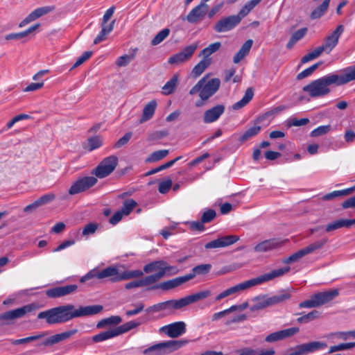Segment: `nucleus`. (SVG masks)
<instances>
[{"label": "nucleus", "instance_id": "obj_4", "mask_svg": "<svg viewBox=\"0 0 355 355\" xmlns=\"http://www.w3.org/2000/svg\"><path fill=\"white\" fill-rule=\"evenodd\" d=\"M290 270L289 267H285L273 270L270 272L263 274L255 278L248 279L247 281L241 282L236 284L230 288H227L226 293L227 296L236 295L241 291L249 289L254 286L261 284L263 283L269 282L274 279L275 278L283 276Z\"/></svg>", "mask_w": 355, "mask_h": 355}, {"label": "nucleus", "instance_id": "obj_11", "mask_svg": "<svg viewBox=\"0 0 355 355\" xmlns=\"http://www.w3.org/2000/svg\"><path fill=\"white\" fill-rule=\"evenodd\" d=\"M97 182V178L94 176H85L78 178L69 189L70 195H76L87 191Z\"/></svg>", "mask_w": 355, "mask_h": 355}, {"label": "nucleus", "instance_id": "obj_34", "mask_svg": "<svg viewBox=\"0 0 355 355\" xmlns=\"http://www.w3.org/2000/svg\"><path fill=\"white\" fill-rule=\"evenodd\" d=\"M116 336H117L116 331L114 329H112L94 335L92 339L94 343H100Z\"/></svg>", "mask_w": 355, "mask_h": 355}, {"label": "nucleus", "instance_id": "obj_21", "mask_svg": "<svg viewBox=\"0 0 355 355\" xmlns=\"http://www.w3.org/2000/svg\"><path fill=\"white\" fill-rule=\"evenodd\" d=\"M225 107L223 104H218L208 109L204 112L203 121L205 123H211L216 121L225 112Z\"/></svg>", "mask_w": 355, "mask_h": 355}, {"label": "nucleus", "instance_id": "obj_51", "mask_svg": "<svg viewBox=\"0 0 355 355\" xmlns=\"http://www.w3.org/2000/svg\"><path fill=\"white\" fill-rule=\"evenodd\" d=\"M136 206L137 202L132 199H129L124 201L123 207L120 211L124 216H128Z\"/></svg>", "mask_w": 355, "mask_h": 355}, {"label": "nucleus", "instance_id": "obj_9", "mask_svg": "<svg viewBox=\"0 0 355 355\" xmlns=\"http://www.w3.org/2000/svg\"><path fill=\"white\" fill-rule=\"evenodd\" d=\"M118 164V157L115 155H110L104 158L92 173L98 178H104L111 174Z\"/></svg>", "mask_w": 355, "mask_h": 355}, {"label": "nucleus", "instance_id": "obj_23", "mask_svg": "<svg viewBox=\"0 0 355 355\" xmlns=\"http://www.w3.org/2000/svg\"><path fill=\"white\" fill-rule=\"evenodd\" d=\"M208 6L203 2L193 8L186 17L187 20L190 23H196L202 18L206 12Z\"/></svg>", "mask_w": 355, "mask_h": 355}, {"label": "nucleus", "instance_id": "obj_37", "mask_svg": "<svg viewBox=\"0 0 355 355\" xmlns=\"http://www.w3.org/2000/svg\"><path fill=\"white\" fill-rule=\"evenodd\" d=\"M261 130V127L260 125H254L252 127H250L245 132L239 137V141L244 142L250 138L257 135L260 130Z\"/></svg>", "mask_w": 355, "mask_h": 355}, {"label": "nucleus", "instance_id": "obj_40", "mask_svg": "<svg viewBox=\"0 0 355 355\" xmlns=\"http://www.w3.org/2000/svg\"><path fill=\"white\" fill-rule=\"evenodd\" d=\"M350 336L355 338L354 330L349 331H337V332H334V333H331V334L327 335L325 337L328 339L336 338L338 339L346 340Z\"/></svg>", "mask_w": 355, "mask_h": 355}, {"label": "nucleus", "instance_id": "obj_5", "mask_svg": "<svg viewBox=\"0 0 355 355\" xmlns=\"http://www.w3.org/2000/svg\"><path fill=\"white\" fill-rule=\"evenodd\" d=\"M209 74L202 78L189 91L190 95L198 93L202 100L207 101L218 89L220 85L219 78H214L208 80Z\"/></svg>", "mask_w": 355, "mask_h": 355}, {"label": "nucleus", "instance_id": "obj_59", "mask_svg": "<svg viewBox=\"0 0 355 355\" xmlns=\"http://www.w3.org/2000/svg\"><path fill=\"white\" fill-rule=\"evenodd\" d=\"M132 132H126L121 138H120L114 145V148H119L125 145L131 139Z\"/></svg>", "mask_w": 355, "mask_h": 355}, {"label": "nucleus", "instance_id": "obj_14", "mask_svg": "<svg viewBox=\"0 0 355 355\" xmlns=\"http://www.w3.org/2000/svg\"><path fill=\"white\" fill-rule=\"evenodd\" d=\"M344 31L343 25H338L336 28L328 36L324 38V43L320 48H323V51L329 53L338 44V40Z\"/></svg>", "mask_w": 355, "mask_h": 355}, {"label": "nucleus", "instance_id": "obj_1", "mask_svg": "<svg viewBox=\"0 0 355 355\" xmlns=\"http://www.w3.org/2000/svg\"><path fill=\"white\" fill-rule=\"evenodd\" d=\"M103 309L101 305L80 306L76 309L73 304H68L42 311L37 318L44 319L49 325L62 324L76 318L96 315Z\"/></svg>", "mask_w": 355, "mask_h": 355}, {"label": "nucleus", "instance_id": "obj_39", "mask_svg": "<svg viewBox=\"0 0 355 355\" xmlns=\"http://www.w3.org/2000/svg\"><path fill=\"white\" fill-rule=\"evenodd\" d=\"M46 335H48V332H42V333H40V334H38L37 335L28 336V337H26V338H20V339H16V340H11V343L12 345H21V344H25V343H29V342H32V341H35V340H39V339L43 338L44 336H45Z\"/></svg>", "mask_w": 355, "mask_h": 355}, {"label": "nucleus", "instance_id": "obj_61", "mask_svg": "<svg viewBox=\"0 0 355 355\" xmlns=\"http://www.w3.org/2000/svg\"><path fill=\"white\" fill-rule=\"evenodd\" d=\"M299 307L302 308V309H303V308L310 309V308L318 307L315 300L314 299L313 295H312L311 296L310 299L300 302L299 304Z\"/></svg>", "mask_w": 355, "mask_h": 355}, {"label": "nucleus", "instance_id": "obj_43", "mask_svg": "<svg viewBox=\"0 0 355 355\" xmlns=\"http://www.w3.org/2000/svg\"><path fill=\"white\" fill-rule=\"evenodd\" d=\"M168 150H159L152 153L146 159V162H155L159 161L168 155Z\"/></svg>", "mask_w": 355, "mask_h": 355}, {"label": "nucleus", "instance_id": "obj_35", "mask_svg": "<svg viewBox=\"0 0 355 355\" xmlns=\"http://www.w3.org/2000/svg\"><path fill=\"white\" fill-rule=\"evenodd\" d=\"M331 0H324L322 4L315 8L311 13V18L313 19L321 17L327 10Z\"/></svg>", "mask_w": 355, "mask_h": 355}, {"label": "nucleus", "instance_id": "obj_45", "mask_svg": "<svg viewBox=\"0 0 355 355\" xmlns=\"http://www.w3.org/2000/svg\"><path fill=\"white\" fill-rule=\"evenodd\" d=\"M327 242V239H322L319 241H316L306 247L304 248L307 254L313 252L314 251L321 249Z\"/></svg>", "mask_w": 355, "mask_h": 355}, {"label": "nucleus", "instance_id": "obj_52", "mask_svg": "<svg viewBox=\"0 0 355 355\" xmlns=\"http://www.w3.org/2000/svg\"><path fill=\"white\" fill-rule=\"evenodd\" d=\"M322 62H317L307 69L303 70L302 72L297 74V78L298 80H302L304 78L309 76L315 70L318 69V67L322 64Z\"/></svg>", "mask_w": 355, "mask_h": 355}, {"label": "nucleus", "instance_id": "obj_29", "mask_svg": "<svg viewBox=\"0 0 355 355\" xmlns=\"http://www.w3.org/2000/svg\"><path fill=\"white\" fill-rule=\"evenodd\" d=\"M307 31H308L307 28L304 27V28H302L296 31L295 32H294L292 34L288 42L286 44L287 49H291L293 47V46L295 44L296 42H297L299 40H302L305 36Z\"/></svg>", "mask_w": 355, "mask_h": 355}, {"label": "nucleus", "instance_id": "obj_62", "mask_svg": "<svg viewBox=\"0 0 355 355\" xmlns=\"http://www.w3.org/2000/svg\"><path fill=\"white\" fill-rule=\"evenodd\" d=\"M309 122V119L307 118H303L300 119L293 118L289 119L288 121L289 126H302L306 125Z\"/></svg>", "mask_w": 355, "mask_h": 355}, {"label": "nucleus", "instance_id": "obj_2", "mask_svg": "<svg viewBox=\"0 0 355 355\" xmlns=\"http://www.w3.org/2000/svg\"><path fill=\"white\" fill-rule=\"evenodd\" d=\"M355 80V67H348L339 73H332L315 80L303 87V91L309 94L311 98L321 97L327 95L331 90L329 86H337L347 84Z\"/></svg>", "mask_w": 355, "mask_h": 355}, {"label": "nucleus", "instance_id": "obj_31", "mask_svg": "<svg viewBox=\"0 0 355 355\" xmlns=\"http://www.w3.org/2000/svg\"><path fill=\"white\" fill-rule=\"evenodd\" d=\"M211 268V266L210 264H201L196 266L193 268L192 272L186 275L185 277H189V280H191L196 275L207 274L209 272Z\"/></svg>", "mask_w": 355, "mask_h": 355}, {"label": "nucleus", "instance_id": "obj_3", "mask_svg": "<svg viewBox=\"0 0 355 355\" xmlns=\"http://www.w3.org/2000/svg\"><path fill=\"white\" fill-rule=\"evenodd\" d=\"M143 275L144 272L141 270L121 271L118 266H110L101 270L98 269L91 270L80 278V282L83 283L92 278H97L99 279L109 278V280L111 282L114 283L138 278L143 276Z\"/></svg>", "mask_w": 355, "mask_h": 355}, {"label": "nucleus", "instance_id": "obj_32", "mask_svg": "<svg viewBox=\"0 0 355 355\" xmlns=\"http://www.w3.org/2000/svg\"><path fill=\"white\" fill-rule=\"evenodd\" d=\"M178 76L177 74H175L162 87V93L164 95H169V94H172L175 91V89L178 85Z\"/></svg>", "mask_w": 355, "mask_h": 355}, {"label": "nucleus", "instance_id": "obj_13", "mask_svg": "<svg viewBox=\"0 0 355 355\" xmlns=\"http://www.w3.org/2000/svg\"><path fill=\"white\" fill-rule=\"evenodd\" d=\"M240 24V18L235 15H230L221 18L214 26L216 33L227 32L234 28Z\"/></svg>", "mask_w": 355, "mask_h": 355}, {"label": "nucleus", "instance_id": "obj_64", "mask_svg": "<svg viewBox=\"0 0 355 355\" xmlns=\"http://www.w3.org/2000/svg\"><path fill=\"white\" fill-rule=\"evenodd\" d=\"M189 227L193 231L202 232L205 230L204 223L202 221H191L189 223Z\"/></svg>", "mask_w": 355, "mask_h": 355}, {"label": "nucleus", "instance_id": "obj_38", "mask_svg": "<svg viewBox=\"0 0 355 355\" xmlns=\"http://www.w3.org/2000/svg\"><path fill=\"white\" fill-rule=\"evenodd\" d=\"M121 321H122V319L120 316L112 315L109 318H104V319H102L101 320H100L97 323L96 327L100 329V328H103L105 326L108 325V324L117 325V324H120L121 322Z\"/></svg>", "mask_w": 355, "mask_h": 355}, {"label": "nucleus", "instance_id": "obj_41", "mask_svg": "<svg viewBox=\"0 0 355 355\" xmlns=\"http://www.w3.org/2000/svg\"><path fill=\"white\" fill-rule=\"evenodd\" d=\"M323 51V48H320V46L317 47L313 51L309 52L303 56L301 59V63L305 64L311 60H313L317 58H318Z\"/></svg>", "mask_w": 355, "mask_h": 355}, {"label": "nucleus", "instance_id": "obj_33", "mask_svg": "<svg viewBox=\"0 0 355 355\" xmlns=\"http://www.w3.org/2000/svg\"><path fill=\"white\" fill-rule=\"evenodd\" d=\"M221 46L220 42H216L210 44L207 47L205 48L201 51L199 54L200 57H202L203 59H211L209 56L214 53L216 52Z\"/></svg>", "mask_w": 355, "mask_h": 355}, {"label": "nucleus", "instance_id": "obj_55", "mask_svg": "<svg viewBox=\"0 0 355 355\" xmlns=\"http://www.w3.org/2000/svg\"><path fill=\"white\" fill-rule=\"evenodd\" d=\"M135 58V55H123L120 56L116 61V64L119 67L127 66Z\"/></svg>", "mask_w": 355, "mask_h": 355}, {"label": "nucleus", "instance_id": "obj_24", "mask_svg": "<svg viewBox=\"0 0 355 355\" xmlns=\"http://www.w3.org/2000/svg\"><path fill=\"white\" fill-rule=\"evenodd\" d=\"M188 281H189V277H186L185 275H184L164 282L152 287L150 289L161 288L164 291H168L179 286Z\"/></svg>", "mask_w": 355, "mask_h": 355}, {"label": "nucleus", "instance_id": "obj_56", "mask_svg": "<svg viewBox=\"0 0 355 355\" xmlns=\"http://www.w3.org/2000/svg\"><path fill=\"white\" fill-rule=\"evenodd\" d=\"M98 225L95 223H90L86 225L83 229L82 234L84 236H88L94 234L98 230Z\"/></svg>", "mask_w": 355, "mask_h": 355}, {"label": "nucleus", "instance_id": "obj_15", "mask_svg": "<svg viewBox=\"0 0 355 355\" xmlns=\"http://www.w3.org/2000/svg\"><path fill=\"white\" fill-rule=\"evenodd\" d=\"M173 271L174 273L176 272V268L170 266L166 262L164 261H154L144 267V272L146 273H150L153 272H163V277L167 272Z\"/></svg>", "mask_w": 355, "mask_h": 355}, {"label": "nucleus", "instance_id": "obj_63", "mask_svg": "<svg viewBox=\"0 0 355 355\" xmlns=\"http://www.w3.org/2000/svg\"><path fill=\"white\" fill-rule=\"evenodd\" d=\"M144 308V304L141 302H139V303L135 304L134 309L127 311L125 312V315L128 317H131V316L137 315L138 313H139L141 311H143Z\"/></svg>", "mask_w": 355, "mask_h": 355}, {"label": "nucleus", "instance_id": "obj_36", "mask_svg": "<svg viewBox=\"0 0 355 355\" xmlns=\"http://www.w3.org/2000/svg\"><path fill=\"white\" fill-rule=\"evenodd\" d=\"M211 59H202L193 69L192 73L195 76H200L211 64Z\"/></svg>", "mask_w": 355, "mask_h": 355}, {"label": "nucleus", "instance_id": "obj_20", "mask_svg": "<svg viewBox=\"0 0 355 355\" xmlns=\"http://www.w3.org/2000/svg\"><path fill=\"white\" fill-rule=\"evenodd\" d=\"M78 286L76 284L58 286L46 291V295L49 297L56 298L71 294L76 291Z\"/></svg>", "mask_w": 355, "mask_h": 355}, {"label": "nucleus", "instance_id": "obj_25", "mask_svg": "<svg viewBox=\"0 0 355 355\" xmlns=\"http://www.w3.org/2000/svg\"><path fill=\"white\" fill-rule=\"evenodd\" d=\"M211 295L210 290L206 289L200 291L198 293L187 295L184 297L181 298L182 306H186L191 304L197 302L199 300H204Z\"/></svg>", "mask_w": 355, "mask_h": 355}, {"label": "nucleus", "instance_id": "obj_48", "mask_svg": "<svg viewBox=\"0 0 355 355\" xmlns=\"http://www.w3.org/2000/svg\"><path fill=\"white\" fill-rule=\"evenodd\" d=\"M169 33L170 31L168 28L162 30L152 40L151 44L153 46L159 44L168 36Z\"/></svg>", "mask_w": 355, "mask_h": 355}, {"label": "nucleus", "instance_id": "obj_27", "mask_svg": "<svg viewBox=\"0 0 355 355\" xmlns=\"http://www.w3.org/2000/svg\"><path fill=\"white\" fill-rule=\"evenodd\" d=\"M156 107L157 102L155 100H152L148 102L143 109V113L139 120V123H143L150 120L153 116Z\"/></svg>", "mask_w": 355, "mask_h": 355}, {"label": "nucleus", "instance_id": "obj_10", "mask_svg": "<svg viewBox=\"0 0 355 355\" xmlns=\"http://www.w3.org/2000/svg\"><path fill=\"white\" fill-rule=\"evenodd\" d=\"M198 47L197 42L193 43L190 45L185 46L180 52L171 55L168 62L170 64L179 65L183 64L191 59L195 51Z\"/></svg>", "mask_w": 355, "mask_h": 355}, {"label": "nucleus", "instance_id": "obj_46", "mask_svg": "<svg viewBox=\"0 0 355 355\" xmlns=\"http://www.w3.org/2000/svg\"><path fill=\"white\" fill-rule=\"evenodd\" d=\"M342 227L347 228L345 219H339L327 224L325 227V230L329 232Z\"/></svg>", "mask_w": 355, "mask_h": 355}, {"label": "nucleus", "instance_id": "obj_26", "mask_svg": "<svg viewBox=\"0 0 355 355\" xmlns=\"http://www.w3.org/2000/svg\"><path fill=\"white\" fill-rule=\"evenodd\" d=\"M280 245V242L276 239H269L263 241L257 244L254 250L257 252H266L273 249L278 248Z\"/></svg>", "mask_w": 355, "mask_h": 355}, {"label": "nucleus", "instance_id": "obj_49", "mask_svg": "<svg viewBox=\"0 0 355 355\" xmlns=\"http://www.w3.org/2000/svg\"><path fill=\"white\" fill-rule=\"evenodd\" d=\"M305 255H307V253L304 248L298 250L297 252L293 253V254L289 256L286 259H284V262L285 263H293V262L297 261L299 259H300Z\"/></svg>", "mask_w": 355, "mask_h": 355}, {"label": "nucleus", "instance_id": "obj_50", "mask_svg": "<svg viewBox=\"0 0 355 355\" xmlns=\"http://www.w3.org/2000/svg\"><path fill=\"white\" fill-rule=\"evenodd\" d=\"M308 354L319 350L320 349H324L327 347V344L320 341H313L309 343H305Z\"/></svg>", "mask_w": 355, "mask_h": 355}, {"label": "nucleus", "instance_id": "obj_8", "mask_svg": "<svg viewBox=\"0 0 355 355\" xmlns=\"http://www.w3.org/2000/svg\"><path fill=\"white\" fill-rule=\"evenodd\" d=\"M35 309L34 304H29L16 309L10 310L0 314L1 325L10 324L13 320L23 318Z\"/></svg>", "mask_w": 355, "mask_h": 355}, {"label": "nucleus", "instance_id": "obj_47", "mask_svg": "<svg viewBox=\"0 0 355 355\" xmlns=\"http://www.w3.org/2000/svg\"><path fill=\"white\" fill-rule=\"evenodd\" d=\"M88 147L90 151L100 148L103 145V139L100 136H94L87 139Z\"/></svg>", "mask_w": 355, "mask_h": 355}, {"label": "nucleus", "instance_id": "obj_28", "mask_svg": "<svg viewBox=\"0 0 355 355\" xmlns=\"http://www.w3.org/2000/svg\"><path fill=\"white\" fill-rule=\"evenodd\" d=\"M141 323L137 320L128 321L114 328L117 336L139 327Z\"/></svg>", "mask_w": 355, "mask_h": 355}, {"label": "nucleus", "instance_id": "obj_54", "mask_svg": "<svg viewBox=\"0 0 355 355\" xmlns=\"http://www.w3.org/2000/svg\"><path fill=\"white\" fill-rule=\"evenodd\" d=\"M355 347L354 343H340L337 345L331 346L329 349V353H333L337 351L347 350Z\"/></svg>", "mask_w": 355, "mask_h": 355}, {"label": "nucleus", "instance_id": "obj_16", "mask_svg": "<svg viewBox=\"0 0 355 355\" xmlns=\"http://www.w3.org/2000/svg\"><path fill=\"white\" fill-rule=\"evenodd\" d=\"M160 332L166 334L170 338H178L186 332V324L184 322H175L160 328Z\"/></svg>", "mask_w": 355, "mask_h": 355}, {"label": "nucleus", "instance_id": "obj_19", "mask_svg": "<svg viewBox=\"0 0 355 355\" xmlns=\"http://www.w3.org/2000/svg\"><path fill=\"white\" fill-rule=\"evenodd\" d=\"M338 295L339 290L338 288L331 289L313 294V297L318 307L331 302Z\"/></svg>", "mask_w": 355, "mask_h": 355}, {"label": "nucleus", "instance_id": "obj_6", "mask_svg": "<svg viewBox=\"0 0 355 355\" xmlns=\"http://www.w3.org/2000/svg\"><path fill=\"white\" fill-rule=\"evenodd\" d=\"M290 297L291 295L286 291H283L280 293L271 297L266 295L255 297L252 300L253 304L250 306V310L252 311L261 310L266 307L282 303L290 299Z\"/></svg>", "mask_w": 355, "mask_h": 355}, {"label": "nucleus", "instance_id": "obj_58", "mask_svg": "<svg viewBox=\"0 0 355 355\" xmlns=\"http://www.w3.org/2000/svg\"><path fill=\"white\" fill-rule=\"evenodd\" d=\"M172 187V180L171 179H167L164 181H162L159 183L158 191L161 193H167Z\"/></svg>", "mask_w": 355, "mask_h": 355}, {"label": "nucleus", "instance_id": "obj_44", "mask_svg": "<svg viewBox=\"0 0 355 355\" xmlns=\"http://www.w3.org/2000/svg\"><path fill=\"white\" fill-rule=\"evenodd\" d=\"M162 277L163 272H156L155 274L148 275L143 279H140L141 286L154 284Z\"/></svg>", "mask_w": 355, "mask_h": 355}, {"label": "nucleus", "instance_id": "obj_53", "mask_svg": "<svg viewBox=\"0 0 355 355\" xmlns=\"http://www.w3.org/2000/svg\"><path fill=\"white\" fill-rule=\"evenodd\" d=\"M331 130V125H320L311 132V136L313 137H320L327 134Z\"/></svg>", "mask_w": 355, "mask_h": 355}, {"label": "nucleus", "instance_id": "obj_7", "mask_svg": "<svg viewBox=\"0 0 355 355\" xmlns=\"http://www.w3.org/2000/svg\"><path fill=\"white\" fill-rule=\"evenodd\" d=\"M187 340H168L150 346L143 351L145 355H164L173 352L187 344Z\"/></svg>", "mask_w": 355, "mask_h": 355}, {"label": "nucleus", "instance_id": "obj_57", "mask_svg": "<svg viewBox=\"0 0 355 355\" xmlns=\"http://www.w3.org/2000/svg\"><path fill=\"white\" fill-rule=\"evenodd\" d=\"M216 213L214 209H207L203 212L202 217H201V220L204 223H209L212 220L214 219V218L216 217Z\"/></svg>", "mask_w": 355, "mask_h": 355}, {"label": "nucleus", "instance_id": "obj_60", "mask_svg": "<svg viewBox=\"0 0 355 355\" xmlns=\"http://www.w3.org/2000/svg\"><path fill=\"white\" fill-rule=\"evenodd\" d=\"M92 54V51H85V52H84L82 54V55H80V57H78L77 58L76 61L73 64V65L71 67V69L76 68V67L80 66V64H82L83 63H84L87 59H89L90 58Z\"/></svg>", "mask_w": 355, "mask_h": 355}, {"label": "nucleus", "instance_id": "obj_18", "mask_svg": "<svg viewBox=\"0 0 355 355\" xmlns=\"http://www.w3.org/2000/svg\"><path fill=\"white\" fill-rule=\"evenodd\" d=\"M300 329L295 327L288 328L286 329H282L268 335L266 337L265 340L268 343L277 342L279 340L286 339L287 338H290L296 334L297 333H298Z\"/></svg>", "mask_w": 355, "mask_h": 355}, {"label": "nucleus", "instance_id": "obj_22", "mask_svg": "<svg viewBox=\"0 0 355 355\" xmlns=\"http://www.w3.org/2000/svg\"><path fill=\"white\" fill-rule=\"evenodd\" d=\"M78 332V329H74L69 331H64L60 334L53 335L46 338L42 343V345L44 346H51L62 341L69 339L71 336L76 334Z\"/></svg>", "mask_w": 355, "mask_h": 355}, {"label": "nucleus", "instance_id": "obj_42", "mask_svg": "<svg viewBox=\"0 0 355 355\" xmlns=\"http://www.w3.org/2000/svg\"><path fill=\"white\" fill-rule=\"evenodd\" d=\"M320 316V313L317 310H313L310 313L299 317L297 319L298 323H308L311 322Z\"/></svg>", "mask_w": 355, "mask_h": 355}, {"label": "nucleus", "instance_id": "obj_30", "mask_svg": "<svg viewBox=\"0 0 355 355\" xmlns=\"http://www.w3.org/2000/svg\"><path fill=\"white\" fill-rule=\"evenodd\" d=\"M254 92L252 88H248L243 98L232 105L234 110H239L245 106L252 98Z\"/></svg>", "mask_w": 355, "mask_h": 355}, {"label": "nucleus", "instance_id": "obj_17", "mask_svg": "<svg viewBox=\"0 0 355 355\" xmlns=\"http://www.w3.org/2000/svg\"><path fill=\"white\" fill-rule=\"evenodd\" d=\"M239 240L236 235H227L220 237L205 244L206 249L225 248L230 246Z\"/></svg>", "mask_w": 355, "mask_h": 355}, {"label": "nucleus", "instance_id": "obj_12", "mask_svg": "<svg viewBox=\"0 0 355 355\" xmlns=\"http://www.w3.org/2000/svg\"><path fill=\"white\" fill-rule=\"evenodd\" d=\"M182 307L181 299L171 300L150 306L146 309V311L148 313H157L160 311L171 313L173 309L177 310Z\"/></svg>", "mask_w": 355, "mask_h": 355}]
</instances>
